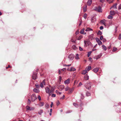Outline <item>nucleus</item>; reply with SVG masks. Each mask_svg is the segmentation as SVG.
<instances>
[{
	"label": "nucleus",
	"mask_w": 121,
	"mask_h": 121,
	"mask_svg": "<svg viewBox=\"0 0 121 121\" xmlns=\"http://www.w3.org/2000/svg\"><path fill=\"white\" fill-rule=\"evenodd\" d=\"M59 79H60V82L61 81V79H62V78H61V77L60 76L59 77Z\"/></svg>",
	"instance_id": "338daca9"
},
{
	"label": "nucleus",
	"mask_w": 121,
	"mask_h": 121,
	"mask_svg": "<svg viewBox=\"0 0 121 121\" xmlns=\"http://www.w3.org/2000/svg\"><path fill=\"white\" fill-rule=\"evenodd\" d=\"M26 108L27 110H29L30 111L33 110L35 109L34 107H30L27 106H26Z\"/></svg>",
	"instance_id": "39448f33"
},
{
	"label": "nucleus",
	"mask_w": 121,
	"mask_h": 121,
	"mask_svg": "<svg viewBox=\"0 0 121 121\" xmlns=\"http://www.w3.org/2000/svg\"><path fill=\"white\" fill-rule=\"evenodd\" d=\"M89 61L92 62V58H91L89 57Z\"/></svg>",
	"instance_id": "052dcab7"
},
{
	"label": "nucleus",
	"mask_w": 121,
	"mask_h": 121,
	"mask_svg": "<svg viewBox=\"0 0 121 121\" xmlns=\"http://www.w3.org/2000/svg\"><path fill=\"white\" fill-rule=\"evenodd\" d=\"M71 112V111H68L66 112V113H69Z\"/></svg>",
	"instance_id": "bf43d9fd"
},
{
	"label": "nucleus",
	"mask_w": 121,
	"mask_h": 121,
	"mask_svg": "<svg viewBox=\"0 0 121 121\" xmlns=\"http://www.w3.org/2000/svg\"><path fill=\"white\" fill-rule=\"evenodd\" d=\"M92 30H93L91 28L89 27L87 28L85 30V31H92Z\"/></svg>",
	"instance_id": "aec40b11"
},
{
	"label": "nucleus",
	"mask_w": 121,
	"mask_h": 121,
	"mask_svg": "<svg viewBox=\"0 0 121 121\" xmlns=\"http://www.w3.org/2000/svg\"><path fill=\"white\" fill-rule=\"evenodd\" d=\"M40 87L41 88H42L43 87V84L42 83V82L40 84Z\"/></svg>",
	"instance_id": "49530a36"
},
{
	"label": "nucleus",
	"mask_w": 121,
	"mask_h": 121,
	"mask_svg": "<svg viewBox=\"0 0 121 121\" xmlns=\"http://www.w3.org/2000/svg\"><path fill=\"white\" fill-rule=\"evenodd\" d=\"M53 105V103L52 102L50 105V107L51 108L52 107V106Z\"/></svg>",
	"instance_id": "4d7b16f0"
},
{
	"label": "nucleus",
	"mask_w": 121,
	"mask_h": 121,
	"mask_svg": "<svg viewBox=\"0 0 121 121\" xmlns=\"http://www.w3.org/2000/svg\"><path fill=\"white\" fill-rule=\"evenodd\" d=\"M84 79L85 80H87L89 79V76L87 74H86L84 76Z\"/></svg>",
	"instance_id": "9d476101"
},
{
	"label": "nucleus",
	"mask_w": 121,
	"mask_h": 121,
	"mask_svg": "<svg viewBox=\"0 0 121 121\" xmlns=\"http://www.w3.org/2000/svg\"><path fill=\"white\" fill-rule=\"evenodd\" d=\"M92 2V0H88V1L87 3V4L89 6H90L91 5Z\"/></svg>",
	"instance_id": "a211bd4d"
},
{
	"label": "nucleus",
	"mask_w": 121,
	"mask_h": 121,
	"mask_svg": "<svg viewBox=\"0 0 121 121\" xmlns=\"http://www.w3.org/2000/svg\"><path fill=\"white\" fill-rule=\"evenodd\" d=\"M65 97V95H63L62 97H61L60 98V99H63L64 98V97Z\"/></svg>",
	"instance_id": "6e6d98bb"
},
{
	"label": "nucleus",
	"mask_w": 121,
	"mask_h": 121,
	"mask_svg": "<svg viewBox=\"0 0 121 121\" xmlns=\"http://www.w3.org/2000/svg\"><path fill=\"white\" fill-rule=\"evenodd\" d=\"M117 50V48H114L112 50L113 52H115Z\"/></svg>",
	"instance_id": "a19ab883"
},
{
	"label": "nucleus",
	"mask_w": 121,
	"mask_h": 121,
	"mask_svg": "<svg viewBox=\"0 0 121 121\" xmlns=\"http://www.w3.org/2000/svg\"><path fill=\"white\" fill-rule=\"evenodd\" d=\"M73 90L74 88H72L71 89L69 88V91L68 94H70L72 93Z\"/></svg>",
	"instance_id": "ddd939ff"
},
{
	"label": "nucleus",
	"mask_w": 121,
	"mask_h": 121,
	"mask_svg": "<svg viewBox=\"0 0 121 121\" xmlns=\"http://www.w3.org/2000/svg\"><path fill=\"white\" fill-rule=\"evenodd\" d=\"M72 48L75 50H76L77 49L75 45H73L72 46Z\"/></svg>",
	"instance_id": "c9c22d12"
},
{
	"label": "nucleus",
	"mask_w": 121,
	"mask_h": 121,
	"mask_svg": "<svg viewBox=\"0 0 121 121\" xmlns=\"http://www.w3.org/2000/svg\"><path fill=\"white\" fill-rule=\"evenodd\" d=\"M88 72L85 69L83 70L81 73L83 75H85L86 73H87Z\"/></svg>",
	"instance_id": "f3484780"
},
{
	"label": "nucleus",
	"mask_w": 121,
	"mask_h": 121,
	"mask_svg": "<svg viewBox=\"0 0 121 121\" xmlns=\"http://www.w3.org/2000/svg\"><path fill=\"white\" fill-rule=\"evenodd\" d=\"M52 97H55L56 96V95L55 94H52Z\"/></svg>",
	"instance_id": "603ef678"
},
{
	"label": "nucleus",
	"mask_w": 121,
	"mask_h": 121,
	"mask_svg": "<svg viewBox=\"0 0 121 121\" xmlns=\"http://www.w3.org/2000/svg\"><path fill=\"white\" fill-rule=\"evenodd\" d=\"M85 86L86 89L89 90L91 88V83L90 82L86 83L85 84Z\"/></svg>",
	"instance_id": "7ed1b4c3"
},
{
	"label": "nucleus",
	"mask_w": 121,
	"mask_h": 121,
	"mask_svg": "<svg viewBox=\"0 0 121 121\" xmlns=\"http://www.w3.org/2000/svg\"><path fill=\"white\" fill-rule=\"evenodd\" d=\"M35 86H36V87L37 88H39L40 87L39 85L38 84H35Z\"/></svg>",
	"instance_id": "ea45409f"
},
{
	"label": "nucleus",
	"mask_w": 121,
	"mask_h": 121,
	"mask_svg": "<svg viewBox=\"0 0 121 121\" xmlns=\"http://www.w3.org/2000/svg\"><path fill=\"white\" fill-rule=\"evenodd\" d=\"M97 42L98 43V45L99 46L102 43V42L100 40Z\"/></svg>",
	"instance_id": "7c9ffc66"
},
{
	"label": "nucleus",
	"mask_w": 121,
	"mask_h": 121,
	"mask_svg": "<svg viewBox=\"0 0 121 121\" xmlns=\"http://www.w3.org/2000/svg\"><path fill=\"white\" fill-rule=\"evenodd\" d=\"M91 52H92L91 51L89 52H88V53L87 54V56L88 57H89L90 56V54H91Z\"/></svg>",
	"instance_id": "4c0bfd02"
},
{
	"label": "nucleus",
	"mask_w": 121,
	"mask_h": 121,
	"mask_svg": "<svg viewBox=\"0 0 121 121\" xmlns=\"http://www.w3.org/2000/svg\"><path fill=\"white\" fill-rule=\"evenodd\" d=\"M113 2V0H112V1H108V3L109 4H111V3H112Z\"/></svg>",
	"instance_id": "680f3d73"
},
{
	"label": "nucleus",
	"mask_w": 121,
	"mask_h": 121,
	"mask_svg": "<svg viewBox=\"0 0 121 121\" xmlns=\"http://www.w3.org/2000/svg\"><path fill=\"white\" fill-rule=\"evenodd\" d=\"M98 35H101L102 34V33L100 30L97 33Z\"/></svg>",
	"instance_id": "2f4dec72"
},
{
	"label": "nucleus",
	"mask_w": 121,
	"mask_h": 121,
	"mask_svg": "<svg viewBox=\"0 0 121 121\" xmlns=\"http://www.w3.org/2000/svg\"><path fill=\"white\" fill-rule=\"evenodd\" d=\"M106 21L105 19L103 20L100 21V22L101 23L105 25V22Z\"/></svg>",
	"instance_id": "4be33fe9"
},
{
	"label": "nucleus",
	"mask_w": 121,
	"mask_h": 121,
	"mask_svg": "<svg viewBox=\"0 0 121 121\" xmlns=\"http://www.w3.org/2000/svg\"><path fill=\"white\" fill-rule=\"evenodd\" d=\"M91 69V66H88L85 69L88 72Z\"/></svg>",
	"instance_id": "4468645a"
},
{
	"label": "nucleus",
	"mask_w": 121,
	"mask_h": 121,
	"mask_svg": "<svg viewBox=\"0 0 121 121\" xmlns=\"http://www.w3.org/2000/svg\"><path fill=\"white\" fill-rule=\"evenodd\" d=\"M103 28L104 27L103 26H102L100 27V30H101L103 29Z\"/></svg>",
	"instance_id": "5fc2aeb1"
},
{
	"label": "nucleus",
	"mask_w": 121,
	"mask_h": 121,
	"mask_svg": "<svg viewBox=\"0 0 121 121\" xmlns=\"http://www.w3.org/2000/svg\"><path fill=\"white\" fill-rule=\"evenodd\" d=\"M31 100L32 102L35 101L37 98L35 94H32L31 96Z\"/></svg>",
	"instance_id": "f03ea898"
},
{
	"label": "nucleus",
	"mask_w": 121,
	"mask_h": 121,
	"mask_svg": "<svg viewBox=\"0 0 121 121\" xmlns=\"http://www.w3.org/2000/svg\"><path fill=\"white\" fill-rule=\"evenodd\" d=\"M73 104L74 106L76 107L77 108L78 107V105L75 103H74Z\"/></svg>",
	"instance_id": "72a5a7b5"
},
{
	"label": "nucleus",
	"mask_w": 121,
	"mask_h": 121,
	"mask_svg": "<svg viewBox=\"0 0 121 121\" xmlns=\"http://www.w3.org/2000/svg\"><path fill=\"white\" fill-rule=\"evenodd\" d=\"M59 103H60V102H59L58 101V102L57 103V104H57V106L59 104Z\"/></svg>",
	"instance_id": "774afa93"
},
{
	"label": "nucleus",
	"mask_w": 121,
	"mask_h": 121,
	"mask_svg": "<svg viewBox=\"0 0 121 121\" xmlns=\"http://www.w3.org/2000/svg\"><path fill=\"white\" fill-rule=\"evenodd\" d=\"M82 85V83L81 82H80L79 84V86H80Z\"/></svg>",
	"instance_id": "864d4df0"
},
{
	"label": "nucleus",
	"mask_w": 121,
	"mask_h": 121,
	"mask_svg": "<svg viewBox=\"0 0 121 121\" xmlns=\"http://www.w3.org/2000/svg\"><path fill=\"white\" fill-rule=\"evenodd\" d=\"M28 103H29V104H30L31 102V101L29 99H28Z\"/></svg>",
	"instance_id": "69168bd1"
},
{
	"label": "nucleus",
	"mask_w": 121,
	"mask_h": 121,
	"mask_svg": "<svg viewBox=\"0 0 121 121\" xmlns=\"http://www.w3.org/2000/svg\"><path fill=\"white\" fill-rule=\"evenodd\" d=\"M87 14L86 13H84L83 15V17L85 19L86 18Z\"/></svg>",
	"instance_id": "f704fd0d"
},
{
	"label": "nucleus",
	"mask_w": 121,
	"mask_h": 121,
	"mask_svg": "<svg viewBox=\"0 0 121 121\" xmlns=\"http://www.w3.org/2000/svg\"><path fill=\"white\" fill-rule=\"evenodd\" d=\"M75 58L76 60H78L79 59V58L78 57V54H76Z\"/></svg>",
	"instance_id": "b1692460"
},
{
	"label": "nucleus",
	"mask_w": 121,
	"mask_h": 121,
	"mask_svg": "<svg viewBox=\"0 0 121 121\" xmlns=\"http://www.w3.org/2000/svg\"><path fill=\"white\" fill-rule=\"evenodd\" d=\"M44 103L43 102H40L39 104V106L40 107H42L43 106L44 104Z\"/></svg>",
	"instance_id": "c85d7f7f"
},
{
	"label": "nucleus",
	"mask_w": 121,
	"mask_h": 121,
	"mask_svg": "<svg viewBox=\"0 0 121 121\" xmlns=\"http://www.w3.org/2000/svg\"><path fill=\"white\" fill-rule=\"evenodd\" d=\"M33 79L35 80L37 78V74L36 73L33 72V74L32 76Z\"/></svg>",
	"instance_id": "0eeeda50"
},
{
	"label": "nucleus",
	"mask_w": 121,
	"mask_h": 121,
	"mask_svg": "<svg viewBox=\"0 0 121 121\" xmlns=\"http://www.w3.org/2000/svg\"><path fill=\"white\" fill-rule=\"evenodd\" d=\"M45 90L46 93L49 94V95H51V94L52 93L53 90L52 89H50L48 87H47L45 88Z\"/></svg>",
	"instance_id": "f257e3e1"
},
{
	"label": "nucleus",
	"mask_w": 121,
	"mask_h": 121,
	"mask_svg": "<svg viewBox=\"0 0 121 121\" xmlns=\"http://www.w3.org/2000/svg\"><path fill=\"white\" fill-rule=\"evenodd\" d=\"M64 86L63 85H61L58 86V88L60 91H62L64 89Z\"/></svg>",
	"instance_id": "423d86ee"
},
{
	"label": "nucleus",
	"mask_w": 121,
	"mask_h": 121,
	"mask_svg": "<svg viewBox=\"0 0 121 121\" xmlns=\"http://www.w3.org/2000/svg\"><path fill=\"white\" fill-rule=\"evenodd\" d=\"M74 57V56L73 55H70L69 56L68 58L71 60H73Z\"/></svg>",
	"instance_id": "6ab92c4d"
},
{
	"label": "nucleus",
	"mask_w": 121,
	"mask_h": 121,
	"mask_svg": "<svg viewBox=\"0 0 121 121\" xmlns=\"http://www.w3.org/2000/svg\"><path fill=\"white\" fill-rule=\"evenodd\" d=\"M113 17L111 15H109L107 17V18L108 19H112L113 18Z\"/></svg>",
	"instance_id": "cd10ccee"
},
{
	"label": "nucleus",
	"mask_w": 121,
	"mask_h": 121,
	"mask_svg": "<svg viewBox=\"0 0 121 121\" xmlns=\"http://www.w3.org/2000/svg\"><path fill=\"white\" fill-rule=\"evenodd\" d=\"M105 1V0H100V1L101 3H103Z\"/></svg>",
	"instance_id": "8fccbe9b"
},
{
	"label": "nucleus",
	"mask_w": 121,
	"mask_h": 121,
	"mask_svg": "<svg viewBox=\"0 0 121 121\" xmlns=\"http://www.w3.org/2000/svg\"><path fill=\"white\" fill-rule=\"evenodd\" d=\"M102 49L104 50L105 51H106V47L104 45H102Z\"/></svg>",
	"instance_id": "393cba45"
},
{
	"label": "nucleus",
	"mask_w": 121,
	"mask_h": 121,
	"mask_svg": "<svg viewBox=\"0 0 121 121\" xmlns=\"http://www.w3.org/2000/svg\"><path fill=\"white\" fill-rule=\"evenodd\" d=\"M117 4V3H116L115 4L113 5L111 7L112 8H113L114 9H117L116 6Z\"/></svg>",
	"instance_id": "5701e85b"
},
{
	"label": "nucleus",
	"mask_w": 121,
	"mask_h": 121,
	"mask_svg": "<svg viewBox=\"0 0 121 121\" xmlns=\"http://www.w3.org/2000/svg\"><path fill=\"white\" fill-rule=\"evenodd\" d=\"M79 50L80 51L83 50V49L80 46L79 47Z\"/></svg>",
	"instance_id": "c03bdc74"
},
{
	"label": "nucleus",
	"mask_w": 121,
	"mask_h": 121,
	"mask_svg": "<svg viewBox=\"0 0 121 121\" xmlns=\"http://www.w3.org/2000/svg\"><path fill=\"white\" fill-rule=\"evenodd\" d=\"M99 70V68H96L94 69L93 70V71L95 73H96Z\"/></svg>",
	"instance_id": "f8f14e48"
},
{
	"label": "nucleus",
	"mask_w": 121,
	"mask_h": 121,
	"mask_svg": "<svg viewBox=\"0 0 121 121\" xmlns=\"http://www.w3.org/2000/svg\"><path fill=\"white\" fill-rule=\"evenodd\" d=\"M102 55L101 53H100L99 54L98 56H95L94 58L95 59H96V60H98L100 58V57L102 56Z\"/></svg>",
	"instance_id": "6e6552de"
},
{
	"label": "nucleus",
	"mask_w": 121,
	"mask_h": 121,
	"mask_svg": "<svg viewBox=\"0 0 121 121\" xmlns=\"http://www.w3.org/2000/svg\"><path fill=\"white\" fill-rule=\"evenodd\" d=\"M103 36H101L100 38V39L101 40H102L103 39Z\"/></svg>",
	"instance_id": "3c124183"
},
{
	"label": "nucleus",
	"mask_w": 121,
	"mask_h": 121,
	"mask_svg": "<svg viewBox=\"0 0 121 121\" xmlns=\"http://www.w3.org/2000/svg\"><path fill=\"white\" fill-rule=\"evenodd\" d=\"M95 39L97 42L100 40L98 38H95Z\"/></svg>",
	"instance_id": "09e8293b"
},
{
	"label": "nucleus",
	"mask_w": 121,
	"mask_h": 121,
	"mask_svg": "<svg viewBox=\"0 0 121 121\" xmlns=\"http://www.w3.org/2000/svg\"><path fill=\"white\" fill-rule=\"evenodd\" d=\"M118 39L119 40H120L121 39V34H119Z\"/></svg>",
	"instance_id": "79ce46f5"
},
{
	"label": "nucleus",
	"mask_w": 121,
	"mask_h": 121,
	"mask_svg": "<svg viewBox=\"0 0 121 121\" xmlns=\"http://www.w3.org/2000/svg\"><path fill=\"white\" fill-rule=\"evenodd\" d=\"M55 92L57 94H59V95H60L61 94V92H59L57 90H56V91Z\"/></svg>",
	"instance_id": "e433bc0d"
},
{
	"label": "nucleus",
	"mask_w": 121,
	"mask_h": 121,
	"mask_svg": "<svg viewBox=\"0 0 121 121\" xmlns=\"http://www.w3.org/2000/svg\"><path fill=\"white\" fill-rule=\"evenodd\" d=\"M94 34H92L89 35L88 36V38L90 40H92L94 39L93 38Z\"/></svg>",
	"instance_id": "1a4fd4ad"
},
{
	"label": "nucleus",
	"mask_w": 121,
	"mask_h": 121,
	"mask_svg": "<svg viewBox=\"0 0 121 121\" xmlns=\"http://www.w3.org/2000/svg\"><path fill=\"white\" fill-rule=\"evenodd\" d=\"M69 88H70L68 86H67L65 88V91H69Z\"/></svg>",
	"instance_id": "473e14b6"
},
{
	"label": "nucleus",
	"mask_w": 121,
	"mask_h": 121,
	"mask_svg": "<svg viewBox=\"0 0 121 121\" xmlns=\"http://www.w3.org/2000/svg\"><path fill=\"white\" fill-rule=\"evenodd\" d=\"M94 9L95 10L99 12H102L101 8L100 6H99L98 7H95Z\"/></svg>",
	"instance_id": "20e7f679"
},
{
	"label": "nucleus",
	"mask_w": 121,
	"mask_h": 121,
	"mask_svg": "<svg viewBox=\"0 0 121 121\" xmlns=\"http://www.w3.org/2000/svg\"><path fill=\"white\" fill-rule=\"evenodd\" d=\"M33 91L36 93H39L40 91L39 89H37L36 88H34L33 90Z\"/></svg>",
	"instance_id": "9b49d317"
},
{
	"label": "nucleus",
	"mask_w": 121,
	"mask_h": 121,
	"mask_svg": "<svg viewBox=\"0 0 121 121\" xmlns=\"http://www.w3.org/2000/svg\"><path fill=\"white\" fill-rule=\"evenodd\" d=\"M45 80H43V82H42V83L43 84H44V85H45Z\"/></svg>",
	"instance_id": "e2e57ef3"
},
{
	"label": "nucleus",
	"mask_w": 121,
	"mask_h": 121,
	"mask_svg": "<svg viewBox=\"0 0 121 121\" xmlns=\"http://www.w3.org/2000/svg\"><path fill=\"white\" fill-rule=\"evenodd\" d=\"M49 107V104L47 103L45 105V108L47 109H48V108Z\"/></svg>",
	"instance_id": "c756f323"
},
{
	"label": "nucleus",
	"mask_w": 121,
	"mask_h": 121,
	"mask_svg": "<svg viewBox=\"0 0 121 121\" xmlns=\"http://www.w3.org/2000/svg\"><path fill=\"white\" fill-rule=\"evenodd\" d=\"M110 14L112 16H114L115 14V11H111L110 12Z\"/></svg>",
	"instance_id": "2eb2a0df"
},
{
	"label": "nucleus",
	"mask_w": 121,
	"mask_h": 121,
	"mask_svg": "<svg viewBox=\"0 0 121 121\" xmlns=\"http://www.w3.org/2000/svg\"><path fill=\"white\" fill-rule=\"evenodd\" d=\"M84 30L85 29L84 28H83L82 30H81L80 32V34H83V33L84 32Z\"/></svg>",
	"instance_id": "bb28decb"
},
{
	"label": "nucleus",
	"mask_w": 121,
	"mask_h": 121,
	"mask_svg": "<svg viewBox=\"0 0 121 121\" xmlns=\"http://www.w3.org/2000/svg\"><path fill=\"white\" fill-rule=\"evenodd\" d=\"M84 43L85 45H86V43L87 42L86 41L84 40Z\"/></svg>",
	"instance_id": "0e129e2a"
},
{
	"label": "nucleus",
	"mask_w": 121,
	"mask_h": 121,
	"mask_svg": "<svg viewBox=\"0 0 121 121\" xmlns=\"http://www.w3.org/2000/svg\"><path fill=\"white\" fill-rule=\"evenodd\" d=\"M90 95V93L88 92H87L86 93V96H89Z\"/></svg>",
	"instance_id": "58836bf2"
},
{
	"label": "nucleus",
	"mask_w": 121,
	"mask_h": 121,
	"mask_svg": "<svg viewBox=\"0 0 121 121\" xmlns=\"http://www.w3.org/2000/svg\"><path fill=\"white\" fill-rule=\"evenodd\" d=\"M43 112V110H41V112H39L38 113L39 115H41L42 113Z\"/></svg>",
	"instance_id": "37998d69"
},
{
	"label": "nucleus",
	"mask_w": 121,
	"mask_h": 121,
	"mask_svg": "<svg viewBox=\"0 0 121 121\" xmlns=\"http://www.w3.org/2000/svg\"><path fill=\"white\" fill-rule=\"evenodd\" d=\"M119 9H121V4L119 5L118 7Z\"/></svg>",
	"instance_id": "13d9d810"
},
{
	"label": "nucleus",
	"mask_w": 121,
	"mask_h": 121,
	"mask_svg": "<svg viewBox=\"0 0 121 121\" xmlns=\"http://www.w3.org/2000/svg\"><path fill=\"white\" fill-rule=\"evenodd\" d=\"M76 70V69L73 67H71L70 69L69 70L70 71H73Z\"/></svg>",
	"instance_id": "dca6fc26"
},
{
	"label": "nucleus",
	"mask_w": 121,
	"mask_h": 121,
	"mask_svg": "<svg viewBox=\"0 0 121 121\" xmlns=\"http://www.w3.org/2000/svg\"><path fill=\"white\" fill-rule=\"evenodd\" d=\"M82 37L83 36L82 35H80L78 38L77 39L78 40H81Z\"/></svg>",
	"instance_id": "a878e982"
},
{
	"label": "nucleus",
	"mask_w": 121,
	"mask_h": 121,
	"mask_svg": "<svg viewBox=\"0 0 121 121\" xmlns=\"http://www.w3.org/2000/svg\"><path fill=\"white\" fill-rule=\"evenodd\" d=\"M38 98L39 99V100H41V98L40 96L39 95H38Z\"/></svg>",
	"instance_id": "de8ad7c7"
},
{
	"label": "nucleus",
	"mask_w": 121,
	"mask_h": 121,
	"mask_svg": "<svg viewBox=\"0 0 121 121\" xmlns=\"http://www.w3.org/2000/svg\"><path fill=\"white\" fill-rule=\"evenodd\" d=\"M81 98H82V99H83L84 98V96H83V95L81 93Z\"/></svg>",
	"instance_id": "a18cd8bd"
},
{
	"label": "nucleus",
	"mask_w": 121,
	"mask_h": 121,
	"mask_svg": "<svg viewBox=\"0 0 121 121\" xmlns=\"http://www.w3.org/2000/svg\"><path fill=\"white\" fill-rule=\"evenodd\" d=\"M65 84H68L69 83V79H68L66 80L65 82Z\"/></svg>",
	"instance_id": "412c9836"
}]
</instances>
